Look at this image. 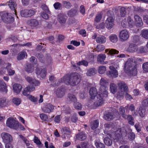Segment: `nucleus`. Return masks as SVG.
I'll use <instances>...</instances> for the list:
<instances>
[{
	"instance_id": "38",
	"label": "nucleus",
	"mask_w": 148,
	"mask_h": 148,
	"mask_svg": "<svg viewBox=\"0 0 148 148\" xmlns=\"http://www.w3.org/2000/svg\"><path fill=\"white\" fill-rule=\"evenodd\" d=\"M119 112L122 115V117L125 119H127V115L125 114V110L124 108L121 106L119 108Z\"/></svg>"
},
{
	"instance_id": "4",
	"label": "nucleus",
	"mask_w": 148,
	"mask_h": 148,
	"mask_svg": "<svg viewBox=\"0 0 148 148\" xmlns=\"http://www.w3.org/2000/svg\"><path fill=\"white\" fill-rule=\"evenodd\" d=\"M107 87L103 86H100L99 89V93L97 96V99L96 102L94 103V104L96 107L100 106L103 103V95H105L106 97H107L108 95L107 92Z\"/></svg>"
},
{
	"instance_id": "47",
	"label": "nucleus",
	"mask_w": 148,
	"mask_h": 148,
	"mask_svg": "<svg viewBox=\"0 0 148 148\" xmlns=\"http://www.w3.org/2000/svg\"><path fill=\"white\" fill-rule=\"evenodd\" d=\"M105 143L107 145L110 146L112 144V140L109 138H106L104 139Z\"/></svg>"
},
{
	"instance_id": "22",
	"label": "nucleus",
	"mask_w": 148,
	"mask_h": 148,
	"mask_svg": "<svg viewBox=\"0 0 148 148\" xmlns=\"http://www.w3.org/2000/svg\"><path fill=\"white\" fill-rule=\"evenodd\" d=\"M56 95L58 98H62L64 95V88H58L56 91Z\"/></svg>"
},
{
	"instance_id": "54",
	"label": "nucleus",
	"mask_w": 148,
	"mask_h": 148,
	"mask_svg": "<svg viewBox=\"0 0 148 148\" xmlns=\"http://www.w3.org/2000/svg\"><path fill=\"white\" fill-rule=\"evenodd\" d=\"M12 101L16 106H18L21 103V101L18 98H14L13 99Z\"/></svg>"
},
{
	"instance_id": "9",
	"label": "nucleus",
	"mask_w": 148,
	"mask_h": 148,
	"mask_svg": "<svg viewBox=\"0 0 148 148\" xmlns=\"http://www.w3.org/2000/svg\"><path fill=\"white\" fill-rule=\"evenodd\" d=\"M3 141L5 143H12L13 141L12 136L6 132H2L1 134Z\"/></svg>"
},
{
	"instance_id": "25",
	"label": "nucleus",
	"mask_w": 148,
	"mask_h": 148,
	"mask_svg": "<svg viewBox=\"0 0 148 148\" xmlns=\"http://www.w3.org/2000/svg\"><path fill=\"white\" fill-rule=\"evenodd\" d=\"M89 94L91 96L90 98L93 99L96 96H97V90L95 87L91 88L89 90Z\"/></svg>"
},
{
	"instance_id": "24",
	"label": "nucleus",
	"mask_w": 148,
	"mask_h": 148,
	"mask_svg": "<svg viewBox=\"0 0 148 148\" xmlns=\"http://www.w3.org/2000/svg\"><path fill=\"white\" fill-rule=\"evenodd\" d=\"M76 137L77 139L80 141H82L86 138L87 135L84 132H82L77 134Z\"/></svg>"
},
{
	"instance_id": "58",
	"label": "nucleus",
	"mask_w": 148,
	"mask_h": 148,
	"mask_svg": "<svg viewBox=\"0 0 148 148\" xmlns=\"http://www.w3.org/2000/svg\"><path fill=\"white\" fill-rule=\"evenodd\" d=\"M119 51L115 49H109V53L110 55H114L117 54L119 53Z\"/></svg>"
},
{
	"instance_id": "41",
	"label": "nucleus",
	"mask_w": 148,
	"mask_h": 148,
	"mask_svg": "<svg viewBox=\"0 0 148 148\" xmlns=\"http://www.w3.org/2000/svg\"><path fill=\"white\" fill-rule=\"evenodd\" d=\"M106 71V67L104 66H101L99 67L98 71L99 73L103 74Z\"/></svg>"
},
{
	"instance_id": "31",
	"label": "nucleus",
	"mask_w": 148,
	"mask_h": 148,
	"mask_svg": "<svg viewBox=\"0 0 148 148\" xmlns=\"http://www.w3.org/2000/svg\"><path fill=\"white\" fill-rule=\"evenodd\" d=\"M106 38L103 36H101L97 37L96 38V42L99 43H104L106 42Z\"/></svg>"
},
{
	"instance_id": "10",
	"label": "nucleus",
	"mask_w": 148,
	"mask_h": 148,
	"mask_svg": "<svg viewBox=\"0 0 148 148\" xmlns=\"http://www.w3.org/2000/svg\"><path fill=\"white\" fill-rule=\"evenodd\" d=\"M109 68L110 70L107 71V75L111 78H115L118 76V73L115 68L113 66H110Z\"/></svg>"
},
{
	"instance_id": "51",
	"label": "nucleus",
	"mask_w": 148,
	"mask_h": 148,
	"mask_svg": "<svg viewBox=\"0 0 148 148\" xmlns=\"http://www.w3.org/2000/svg\"><path fill=\"white\" fill-rule=\"evenodd\" d=\"M147 49L145 47H141L138 49V52L139 53H146L147 52Z\"/></svg>"
},
{
	"instance_id": "28",
	"label": "nucleus",
	"mask_w": 148,
	"mask_h": 148,
	"mask_svg": "<svg viewBox=\"0 0 148 148\" xmlns=\"http://www.w3.org/2000/svg\"><path fill=\"white\" fill-rule=\"evenodd\" d=\"M0 91L1 92H6L7 91V86L3 81L0 80Z\"/></svg>"
},
{
	"instance_id": "35",
	"label": "nucleus",
	"mask_w": 148,
	"mask_h": 148,
	"mask_svg": "<svg viewBox=\"0 0 148 148\" xmlns=\"http://www.w3.org/2000/svg\"><path fill=\"white\" fill-rule=\"evenodd\" d=\"M77 14V10L75 9H71L68 11L67 14L70 16L72 17Z\"/></svg>"
},
{
	"instance_id": "37",
	"label": "nucleus",
	"mask_w": 148,
	"mask_h": 148,
	"mask_svg": "<svg viewBox=\"0 0 148 148\" xmlns=\"http://www.w3.org/2000/svg\"><path fill=\"white\" fill-rule=\"evenodd\" d=\"M26 55H27L26 52L24 51H22L18 54L17 57V59L18 60H20L24 59Z\"/></svg>"
},
{
	"instance_id": "6",
	"label": "nucleus",
	"mask_w": 148,
	"mask_h": 148,
	"mask_svg": "<svg viewBox=\"0 0 148 148\" xmlns=\"http://www.w3.org/2000/svg\"><path fill=\"white\" fill-rule=\"evenodd\" d=\"M2 20L6 23H11L14 21V17L10 13H4L1 16Z\"/></svg>"
},
{
	"instance_id": "14",
	"label": "nucleus",
	"mask_w": 148,
	"mask_h": 148,
	"mask_svg": "<svg viewBox=\"0 0 148 148\" xmlns=\"http://www.w3.org/2000/svg\"><path fill=\"white\" fill-rule=\"evenodd\" d=\"M67 16L63 14L60 13L58 16V21L61 24H64L66 21Z\"/></svg>"
},
{
	"instance_id": "32",
	"label": "nucleus",
	"mask_w": 148,
	"mask_h": 148,
	"mask_svg": "<svg viewBox=\"0 0 148 148\" xmlns=\"http://www.w3.org/2000/svg\"><path fill=\"white\" fill-rule=\"evenodd\" d=\"M60 132L62 134L70 135L71 133L69 129L66 127L61 128Z\"/></svg>"
},
{
	"instance_id": "45",
	"label": "nucleus",
	"mask_w": 148,
	"mask_h": 148,
	"mask_svg": "<svg viewBox=\"0 0 148 148\" xmlns=\"http://www.w3.org/2000/svg\"><path fill=\"white\" fill-rule=\"evenodd\" d=\"M88 146V143L86 142H81V145H77L76 146L77 148H86Z\"/></svg>"
},
{
	"instance_id": "1",
	"label": "nucleus",
	"mask_w": 148,
	"mask_h": 148,
	"mask_svg": "<svg viewBox=\"0 0 148 148\" xmlns=\"http://www.w3.org/2000/svg\"><path fill=\"white\" fill-rule=\"evenodd\" d=\"M142 59L137 58L135 59L134 58H130L127 61L124 68L126 73L130 76H135L137 74L136 66L142 61Z\"/></svg>"
},
{
	"instance_id": "61",
	"label": "nucleus",
	"mask_w": 148,
	"mask_h": 148,
	"mask_svg": "<svg viewBox=\"0 0 148 148\" xmlns=\"http://www.w3.org/2000/svg\"><path fill=\"white\" fill-rule=\"evenodd\" d=\"M47 12H41V16L44 18L45 19H48L49 17V16L47 14Z\"/></svg>"
},
{
	"instance_id": "39",
	"label": "nucleus",
	"mask_w": 148,
	"mask_h": 148,
	"mask_svg": "<svg viewBox=\"0 0 148 148\" xmlns=\"http://www.w3.org/2000/svg\"><path fill=\"white\" fill-rule=\"evenodd\" d=\"M110 89L112 93H115L117 90L116 85L113 83L111 84L110 85Z\"/></svg>"
},
{
	"instance_id": "62",
	"label": "nucleus",
	"mask_w": 148,
	"mask_h": 148,
	"mask_svg": "<svg viewBox=\"0 0 148 148\" xmlns=\"http://www.w3.org/2000/svg\"><path fill=\"white\" fill-rule=\"evenodd\" d=\"M40 117L41 119L44 121H46L48 119L47 115L44 113L41 114L40 115Z\"/></svg>"
},
{
	"instance_id": "59",
	"label": "nucleus",
	"mask_w": 148,
	"mask_h": 148,
	"mask_svg": "<svg viewBox=\"0 0 148 148\" xmlns=\"http://www.w3.org/2000/svg\"><path fill=\"white\" fill-rule=\"evenodd\" d=\"M77 65L79 66L83 65L86 66H87L88 65V63L86 61L83 60L77 63Z\"/></svg>"
},
{
	"instance_id": "3",
	"label": "nucleus",
	"mask_w": 148,
	"mask_h": 148,
	"mask_svg": "<svg viewBox=\"0 0 148 148\" xmlns=\"http://www.w3.org/2000/svg\"><path fill=\"white\" fill-rule=\"evenodd\" d=\"M132 130L127 127H123L118 129L112 135L109 134V136L112 137L114 140L116 141L120 140L125 137L127 132H130Z\"/></svg>"
},
{
	"instance_id": "7",
	"label": "nucleus",
	"mask_w": 148,
	"mask_h": 148,
	"mask_svg": "<svg viewBox=\"0 0 148 148\" xmlns=\"http://www.w3.org/2000/svg\"><path fill=\"white\" fill-rule=\"evenodd\" d=\"M7 126L15 130L18 128V122L12 118H9L7 120Z\"/></svg>"
},
{
	"instance_id": "40",
	"label": "nucleus",
	"mask_w": 148,
	"mask_h": 148,
	"mask_svg": "<svg viewBox=\"0 0 148 148\" xmlns=\"http://www.w3.org/2000/svg\"><path fill=\"white\" fill-rule=\"evenodd\" d=\"M100 86H108V83L106 80L102 78L100 81Z\"/></svg>"
},
{
	"instance_id": "42",
	"label": "nucleus",
	"mask_w": 148,
	"mask_h": 148,
	"mask_svg": "<svg viewBox=\"0 0 148 148\" xmlns=\"http://www.w3.org/2000/svg\"><path fill=\"white\" fill-rule=\"evenodd\" d=\"M146 111L145 109L143 108L142 107H140L139 108L138 110L139 114L140 116L142 117H144L145 115V112Z\"/></svg>"
},
{
	"instance_id": "29",
	"label": "nucleus",
	"mask_w": 148,
	"mask_h": 148,
	"mask_svg": "<svg viewBox=\"0 0 148 148\" xmlns=\"http://www.w3.org/2000/svg\"><path fill=\"white\" fill-rule=\"evenodd\" d=\"M68 99L70 101H71L73 103H75L77 101V99L76 97L74 95L69 93L68 94Z\"/></svg>"
},
{
	"instance_id": "11",
	"label": "nucleus",
	"mask_w": 148,
	"mask_h": 148,
	"mask_svg": "<svg viewBox=\"0 0 148 148\" xmlns=\"http://www.w3.org/2000/svg\"><path fill=\"white\" fill-rule=\"evenodd\" d=\"M106 27L108 29H110L112 28L114 25V20L112 16H110L106 21Z\"/></svg>"
},
{
	"instance_id": "33",
	"label": "nucleus",
	"mask_w": 148,
	"mask_h": 148,
	"mask_svg": "<svg viewBox=\"0 0 148 148\" xmlns=\"http://www.w3.org/2000/svg\"><path fill=\"white\" fill-rule=\"evenodd\" d=\"M141 35L143 38L148 39V29H144L142 30Z\"/></svg>"
},
{
	"instance_id": "44",
	"label": "nucleus",
	"mask_w": 148,
	"mask_h": 148,
	"mask_svg": "<svg viewBox=\"0 0 148 148\" xmlns=\"http://www.w3.org/2000/svg\"><path fill=\"white\" fill-rule=\"evenodd\" d=\"M7 105L6 100L5 99H0V108L5 107Z\"/></svg>"
},
{
	"instance_id": "17",
	"label": "nucleus",
	"mask_w": 148,
	"mask_h": 148,
	"mask_svg": "<svg viewBox=\"0 0 148 148\" xmlns=\"http://www.w3.org/2000/svg\"><path fill=\"white\" fill-rule=\"evenodd\" d=\"M135 19V23L136 26L141 27L143 24L142 20L141 18L138 15H135L134 17Z\"/></svg>"
},
{
	"instance_id": "53",
	"label": "nucleus",
	"mask_w": 148,
	"mask_h": 148,
	"mask_svg": "<svg viewBox=\"0 0 148 148\" xmlns=\"http://www.w3.org/2000/svg\"><path fill=\"white\" fill-rule=\"evenodd\" d=\"M132 131V130L131 131ZM128 134V137L129 140H133L135 138V134L132 131L127 132Z\"/></svg>"
},
{
	"instance_id": "36",
	"label": "nucleus",
	"mask_w": 148,
	"mask_h": 148,
	"mask_svg": "<svg viewBox=\"0 0 148 148\" xmlns=\"http://www.w3.org/2000/svg\"><path fill=\"white\" fill-rule=\"evenodd\" d=\"M110 41L113 43L116 42L118 40V38L117 36L115 34H112L110 35L109 37Z\"/></svg>"
},
{
	"instance_id": "12",
	"label": "nucleus",
	"mask_w": 148,
	"mask_h": 148,
	"mask_svg": "<svg viewBox=\"0 0 148 148\" xmlns=\"http://www.w3.org/2000/svg\"><path fill=\"white\" fill-rule=\"evenodd\" d=\"M129 37L128 33L126 29L121 31L120 33L119 38L121 41L127 40Z\"/></svg>"
},
{
	"instance_id": "52",
	"label": "nucleus",
	"mask_w": 148,
	"mask_h": 148,
	"mask_svg": "<svg viewBox=\"0 0 148 148\" xmlns=\"http://www.w3.org/2000/svg\"><path fill=\"white\" fill-rule=\"evenodd\" d=\"M127 21L128 23L129 27H133L134 26L133 21L130 16H129L128 17Z\"/></svg>"
},
{
	"instance_id": "2",
	"label": "nucleus",
	"mask_w": 148,
	"mask_h": 148,
	"mask_svg": "<svg viewBox=\"0 0 148 148\" xmlns=\"http://www.w3.org/2000/svg\"><path fill=\"white\" fill-rule=\"evenodd\" d=\"M80 75L76 73H73L70 75H66L63 78V80L66 84L72 86H75L78 84L80 82Z\"/></svg>"
},
{
	"instance_id": "60",
	"label": "nucleus",
	"mask_w": 148,
	"mask_h": 148,
	"mask_svg": "<svg viewBox=\"0 0 148 148\" xmlns=\"http://www.w3.org/2000/svg\"><path fill=\"white\" fill-rule=\"evenodd\" d=\"M35 89V88L34 87L31 86H29L24 89L25 90L29 92L34 90Z\"/></svg>"
},
{
	"instance_id": "26",
	"label": "nucleus",
	"mask_w": 148,
	"mask_h": 148,
	"mask_svg": "<svg viewBox=\"0 0 148 148\" xmlns=\"http://www.w3.org/2000/svg\"><path fill=\"white\" fill-rule=\"evenodd\" d=\"M29 25L31 27H36L39 25V22L35 19H31L28 21Z\"/></svg>"
},
{
	"instance_id": "43",
	"label": "nucleus",
	"mask_w": 148,
	"mask_h": 148,
	"mask_svg": "<svg viewBox=\"0 0 148 148\" xmlns=\"http://www.w3.org/2000/svg\"><path fill=\"white\" fill-rule=\"evenodd\" d=\"M63 108V111L66 114H70L72 110L70 108L67 106H64Z\"/></svg>"
},
{
	"instance_id": "23",
	"label": "nucleus",
	"mask_w": 148,
	"mask_h": 148,
	"mask_svg": "<svg viewBox=\"0 0 148 148\" xmlns=\"http://www.w3.org/2000/svg\"><path fill=\"white\" fill-rule=\"evenodd\" d=\"M138 49L137 45L133 44H131L129 45L127 50L130 52L134 53L138 51Z\"/></svg>"
},
{
	"instance_id": "8",
	"label": "nucleus",
	"mask_w": 148,
	"mask_h": 148,
	"mask_svg": "<svg viewBox=\"0 0 148 148\" xmlns=\"http://www.w3.org/2000/svg\"><path fill=\"white\" fill-rule=\"evenodd\" d=\"M35 13L34 10L26 9L21 10L20 12V14L22 17L28 18L34 15Z\"/></svg>"
},
{
	"instance_id": "18",
	"label": "nucleus",
	"mask_w": 148,
	"mask_h": 148,
	"mask_svg": "<svg viewBox=\"0 0 148 148\" xmlns=\"http://www.w3.org/2000/svg\"><path fill=\"white\" fill-rule=\"evenodd\" d=\"M105 119L108 121H110L115 118V116L114 115L113 112H108L104 116Z\"/></svg>"
},
{
	"instance_id": "56",
	"label": "nucleus",
	"mask_w": 148,
	"mask_h": 148,
	"mask_svg": "<svg viewBox=\"0 0 148 148\" xmlns=\"http://www.w3.org/2000/svg\"><path fill=\"white\" fill-rule=\"evenodd\" d=\"M74 106L75 108L77 109L81 110L82 108V105L80 103L77 101L74 103Z\"/></svg>"
},
{
	"instance_id": "64",
	"label": "nucleus",
	"mask_w": 148,
	"mask_h": 148,
	"mask_svg": "<svg viewBox=\"0 0 148 148\" xmlns=\"http://www.w3.org/2000/svg\"><path fill=\"white\" fill-rule=\"evenodd\" d=\"M34 142L38 145H40L41 143L40 140L38 139V138L36 136H34Z\"/></svg>"
},
{
	"instance_id": "55",
	"label": "nucleus",
	"mask_w": 148,
	"mask_h": 148,
	"mask_svg": "<svg viewBox=\"0 0 148 148\" xmlns=\"http://www.w3.org/2000/svg\"><path fill=\"white\" fill-rule=\"evenodd\" d=\"M126 9L124 7L121 8L120 10V14L122 17H124L126 14Z\"/></svg>"
},
{
	"instance_id": "34",
	"label": "nucleus",
	"mask_w": 148,
	"mask_h": 148,
	"mask_svg": "<svg viewBox=\"0 0 148 148\" xmlns=\"http://www.w3.org/2000/svg\"><path fill=\"white\" fill-rule=\"evenodd\" d=\"M99 124L98 120H96L90 123V126L92 129L94 130L97 128Z\"/></svg>"
},
{
	"instance_id": "13",
	"label": "nucleus",
	"mask_w": 148,
	"mask_h": 148,
	"mask_svg": "<svg viewBox=\"0 0 148 148\" xmlns=\"http://www.w3.org/2000/svg\"><path fill=\"white\" fill-rule=\"evenodd\" d=\"M25 79L28 82L33 86H38L40 84V82L38 81L29 76L26 77Z\"/></svg>"
},
{
	"instance_id": "30",
	"label": "nucleus",
	"mask_w": 148,
	"mask_h": 148,
	"mask_svg": "<svg viewBox=\"0 0 148 148\" xmlns=\"http://www.w3.org/2000/svg\"><path fill=\"white\" fill-rule=\"evenodd\" d=\"M97 73V70L94 68H90L88 70L86 73L87 76H91L95 75Z\"/></svg>"
},
{
	"instance_id": "63",
	"label": "nucleus",
	"mask_w": 148,
	"mask_h": 148,
	"mask_svg": "<svg viewBox=\"0 0 148 148\" xmlns=\"http://www.w3.org/2000/svg\"><path fill=\"white\" fill-rule=\"evenodd\" d=\"M105 23L104 22L100 23L99 25H96V28L97 29H104L105 27Z\"/></svg>"
},
{
	"instance_id": "16",
	"label": "nucleus",
	"mask_w": 148,
	"mask_h": 148,
	"mask_svg": "<svg viewBox=\"0 0 148 148\" xmlns=\"http://www.w3.org/2000/svg\"><path fill=\"white\" fill-rule=\"evenodd\" d=\"M35 71L36 74L40 75L41 78H43L46 76V68H44L42 70H40L39 68H37Z\"/></svg>"
},
{
	"instance_id": "48",
	"label": "nucleus",
	"mask_w": 148,
	"mask_h": 148,
	"mask_svg": "<svg viewBox=\"0 0 148 148\" xmlns=\"http://www.w3.org/2000/svg\"><path fill=\"white\" fill-rule=\"evenodd\" d=\"M54 8L56 10H61L62 9V6L61 4L58 2L55 3L53 4Z\"/></svg>"
},
{
	"instance_id": "57",
	"label": "nucleus",
	"mask_w": 148,
	"mask_h": 148,
	"mask_svg": "<svg viewBox=\"0 0 148 148\" xmlns=\"http://www.w3.org/2000/svg\"><path fill=\"white\" fill-rule=\"evenodd\" d=\"M140 37L139 36L134 35L133 36V42L134 43H136L140 41Z\"/></svg>"
},
{
	"instance_id": "50",
	"label": "nucleus",
	"mask_w": 148,
	"mask_h": 148,
	"mask_svg": "<svg viewBox=\"0 0 148 148\" xmlns=\"http://www.w3.org/2000/svg\"><path fill=\"white\" fill-rule=\"evenodd\" d=\"M113 125L112 123H110L105 124L104 127L105 128L106 130H108L112 129L113 127Z\"/></svg>"
},
{
	"instance_id": "21",
	"label": "nucleus",
	"mask_w": 148,
	"mask_h": 148,
	"mask_svg": "<svg viewBox=\"0 0 148 148\" xmlns=\"http://www.w3.org/2000/svg\"><path fill=\"white\" fill-rule=\"evenodd\" d=\"M34 67L33 65L30 63H28L25 65V70L27 73H31L34 71Z\"/></svg>"
},
{
	"instance_id": "46",
	"label": "nucleus",
	"mask_w": 148,
	"mask_h": 148,
	"mask_svg": "<svg viewBox=\"0 0 148 148\" xmlns=\"http://www.w3.org/2000/svg\"><path fill=\"white\" fill-rule=\"evenodd\" d=\"M95 145L97 148H105V146L104 144L99 141H97L95 142Z\"/></svg>"
},
{
	"instance_id": "15",
	"label": "nucleus",
	"mask_w": 148,
	"mask_h": 148,
	"mask_svg": "<svg viewBox=\"0 0 148 148\" xmlns=\"http://www.w3.org/2000/svg\"><path fill=\"white\" fill-rule=\"evenodd\" d=\"M54 106L50 104H48L42 108V110L45 113H49L53 111Z\"/></svg>"
},
{
	"instance_id": "19",
	"label": "nucleus",
	"mask_w": 148,
	"mask_h": 148,
	"mask_svg": "<svg viewBox=\"0 0 148 148\" xmlns=\"http://www.w3.org/2000/svg\"><path fill=\"white\" fill-rule=\"evenodd\" d=\"M106 56L105 54H100L98 55L97 58V60L98 62L102 64H104L107 63L108 62H105Z\"/></svg>"
},
{
	"instance_id": "20",
	"label": "nucleus",
	"mask_w": 148,
	"mask_h": 148,
	"mask_svg": "<svg viewBox=\"0 0 148 148\" xmlns=\"http://www.w3.org/2000/svg\"><path fill=\"white\" fill-rule=\"evenodd\" d=\"M7 5H8L10 8L14 11V14H16V10L15 9V7L16 6L15 2L12 0H10L7 3Z\"/></svg>"
},
{
	"instance_id": "27",
	"label": "nucleus",
	"mask_w": 148,
	"mask_h": 148,
	"mask_svg": "<svg viewBox=\"0 0 148 148\" xmlns=\"http://www.w3.org/2000/svg\"><path fill=\"white\" fill-rule=\"evenodd\" d=\"M13 88L14 92L19 93L21 90L22 86L19 84H16L13 85Z\"/></svg>"
},
{
	"instance_id": "5",
	"label": "nucleus",
	"mask_w": 148,
	"mask_h": 148,
	"mask_svg": "<svg viewBox=\"0 0 148 148\" xmlns=\"http://www.w3.org/2000/svg\"><path fill=\"white\" fill-rule=\"evenodd\" d=\"M118 86L119 88L117 94L116 98L120 100L123 98L124 92L127 91L128 88L126 84L123 82L119 83Z\"/></svg>"
},
{
	"instance_id": "49",
	"label": "nucleus",
	"mask_w": 148,
	"mask_h": 148,
	"mask_svg": "<svg viewBox=\"0 0 148 148\" xmlns=\"http://www.w3.org/2000/svg\"><path fill=\"white\" fill-rule=\"evenodd\" d=\"M62 3L63 5L66 8L70 9L72 6V5L69 2L66 1H63Z\"/></svg>"
}]
</instances>
